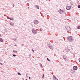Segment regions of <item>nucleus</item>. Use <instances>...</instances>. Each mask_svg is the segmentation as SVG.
I'll use <instances>...</instances> for the list:
<instances>
[{"instance_id": "obj_26", "label": "nucleus", "mask_w": 80, "mask_h": 80, "mask_svg": "<svg viewBox=\"0 0 80 80\" xmlns=\"http://www.w3.org/2000/svg\"><path fill=\"white\" fill-rule=\"evenodd\" d=\"M51 49L52 48V47H51Z\"/></svg>"}, {"instance_id": "obj_1", "label": "nucleus", "mask_w": 80, "mask_h": 80, "mask_svg": "<svg viewBox=\"0 0 80 80\" xmlns=\"http://www.w3.org/2000/svg\"><path fill=\"white\" fill-rule=\"evenodd\" d=\"M68 40L70 42H73V38L72 36H70L68 38Z\"/></svg>"}, {"instance_id": "obj_7", "label": "nucleus", "mask_w": 80, "mask_h": 80, "mask_svg": "<svg viewBox=\"0 0 80 80\" xmlns=\"http://www.w3.org/2000/svg\"><path fill=\"white\" fill-rule=\"evenodd\" d=\"M66 29H67V30H68V31H70V30H71V28H70V27L68 26L67 27Z\"/></svg>"}, {"instance_id": "obj_2", "label": "nucleus", "mask_w": 80, "mask_h": 80, "mask_svg": "<svg viewBox=\"0 0 80 80\" xmlns=\"http://www.w3.org/2000/svg\"><path fill=\"white\" fill-rule=\"evenodd\" d=\"M32 32L33 33H34V34H37V33H38L37 30L34 29H32Z\"/></svg>"}, {"instance_id": "obj_3", "label": "nucleus", "mask_w": 80, "mask_h": 80, "mask_svg": "<svg viewBox=\"0 0 80 80\" xmlns=\"http://www.w3.org/2000/svg\"><path fill=\"white\" fill-rule=\"evenodd\" d=\"M66 8L67 10H69L71 8V5H68L66 7Z\"/></svg>"}, {"instance_id": "obj_9", "label": "nucleus", "mask_w": 80, "mask_h": 80, "mask_svg": "<svg viewBox=\"0 0 80 80\" xmlns=\"http://www.w3.org/2000/svg\"><path fill=\"white\" fill-rule=\"evenodd\" d=\"M59 11L62 12H64V11H63V10H61L60 9L59 10Z\"/></svg>"}, {"instance_id": "obj_29", "label": "nucleus", "mask_w": 80, "mask_h": 80, "mask_svg": "<svg viewBox=\"0 0 80 80\" xmlns=\"http://www.w3.org/2000/svg\"><path fill=\"white\" fill-rule=\"evenodd\" d=\"M14 5H13V7H14Z\"/></svg>"}, {"instance_id": "obj_27", "label": "nucleus", "mask_w": 80, "mask_h": 80, "mask_svg": "<svg viewBox=\"0 0 80 80\" xmlns=\"http://www.w3.org/2000/svg\"><path fill=\"white\" fill-rule=\"evenodd\" d=\"M12 26H13V24H12Z\"/></svg>"}, {"instance_id": "obj_6", "label": "nucleus", "mask_w": 80, "mask_h": 80, "mask_svg": "<svg viewBox=\"0 0 80 80\" xmlns=\"http://www.w3.org/2000/svg\"><path fill=\"white\" fill-rule=\"evenodd\" d=\"M34 23L35 24L37 25V24H38V21L36 20L34 21Z\"/></svg>"}, {"instance_id": "obj_10", "label": "nucleus", "mask_w": 80, "mask_h": 80, "mask_svg": "<svg viewBox=\"0 0 80 80\" xmlns=\"http://www.w3.org/2000/svg\"><path fill=\"white\" fill-rule=\"evenodd\" d=\"M0 42H3V40H2V38H0Z\"/></svg>"}, {"instance_id": "obj_21", "label": "nucleus", "mask_w": 80, "mask_h": 80, "mask_svg": "<svg viewBox=\"0 0 80 80\" xmlns=\"http://www.w3.org/2000/svg\"><path fill=\"white\" fill-rule=\"evenodd\" d=\"M0 65H3V64H2V63H0Z\"/></svg>"}, {"instance_id": "obj_16", "label": "nucleus", "mask_w": 80, "mask_h": 80, "mask_svg": "<svg viewBox=\"0 0 80 80\" xmlns=\"http://www.w3.org/2000/svg\"><path fill=\"white\" fill-rule=\"evenodd\" d=\"M44 77V74H43L42 75V78H43Z\"/></svg>"}, {"instance_id": "obj_5", "label": "nucleus", "mask_w": 80, "mask_h": 80, "mask_svg": "<svg viewBox=\"0 0 80 80\" xmlns=\"http://www.w3.org/2000/svg\"><path fill=\"white\" fill-rule=\"evenodd\" d=\"M77 66H74L73 68V69L74 70H77Z\"/></svg>"}, {"instance_id": "obj_30", "label": "nucleus", "mask_w": 80, "mask_h": 80, "mask_svg": "<svg viewBox=\"0 0 80 80\" xmlns=\"http://www.w3.org/2000/svg\"><path fill=\"white\" fill-rule=\"evenodd\" d=\"M26 80H28L26 79Z\"/></svg>"}, {"instance_id": "obj_28", "label": "nucleus", "mask_w": 80, "mask_h": 80, "mask_svg": "<svg viewBox=\"0 0 80 80\" xmlns=\"http://www.w3.org/2000/svg\"><path fill=\"white\" fill-rule=\"evenodd\" d=\"M15 46H17V45H15Z\"/></svg>"}, {"instance_id": "obj_17", "label": "nucleus", "mask_w": 80, "mask_h": 80, "mask_svg": "<svg viewBox=\"0 0 80 80\" xmlns=\"http://www.w3.org/2000/svg\"><path fill=\"white\" fill-rule=\"evenodd\" d=\"M47 59L48 60V61H49V62H50V61L48 59V58H47Z\"/></svg>"}, {"instance_id": "obj_19", "label": "nucleus", "mask_w": 80, "mask_h": 80, "mask_svg": "<svg viewBox=\"0 0 80 80\" xmlns=\"http://www.w3.org/2000/svg\"><path fill=\"white\" fill-rule=\"evenodd\" d=\"M32 51L33 52V53H34V50H33V49H32Z\"/></svg>"}, {"instance_id": "obj_8", "label": "nucleus", "mask_w": 80, "mask_h": 80, "mask_svg": "<svg viewBox=\"0 0 80 80\" xmlns=\"http://www.w3.org/2000/svg\"><path fill=\"white\" fill-rule=\"evenodd\" d=\"M53 79L54 80H58V79L56 77H55L54 75L53 76Z\"/></svg>"}, {"instance_id": "obj_15", "label": "nucleus", "mask_w": 80, "mask_h": 80, "mask_svg": "<svg viewBox=\"0 0 80 80\" xmlns=\"http://www.w3.org/2000/svg\"><path fill=\"white\" fill-rule=\"evenodd\" d=\"M18 75H21V74H20V72H18Z\"/></svg>"}, {"instance_id": "obj_22", "label": "nucleus", "mask_w": 80, "mask_h": 80, "mask_svg": "<svg viewBox=\"0 0 80 80\" xmlns=\"http://www.w3.org/2000/svg\"><path fill=\"white\" fill-rule=\"evenodd\" d=\"M79 61L80 62V58H79Z\"/></svg>"}, {"instance_id": "obj_18", "label": "nucleus", "mask_w": 80, "mask_h": 80, "mask_svg": "<svg viewBox=\"0 0 80 80\" xmlns=\"http://www.w3.org/2000/svg\"><path fill=\"white\" fill-rule=\"evenodd\" d=\"M13 56L14 57H16V55H15L14 54H13Z\"/></svg>"}, {"instance_id": "obj_13", "label": "nucleus", "mask_w": 80, "mask_h": 80, "mask_svg": "<svg viewBox=\"0 0 80 80\" xmlns=\"http://www.w3.org/2000/svg\"><path fill=\"white\" fill-rule=\"evenodd\" d=\"M42 30H43L42 29V28H40V32H42Z\"/></svg>"}, {"instance_id": "obj_25", "label": "nucleus", "mask_w": 80, "mask_h": 80, "mask_svg": "<svg viewBox=\"0 0 80 80\" xmlns=\"http://www.w3.org/2000/svg\"><path fill=\"white\" fill-rule=\"evenodd\" d=\"M1 37V34H0V37Z\"/></svg>"}, {"instance_id": "obj_14", "label": "nucleus", "mask_w": 80, "mask_h": 80, "mask_svg": "<svg viewBox=\"0 0 80 80\" xmlns=\"http://www.w3.org/2000/svg\"><path fill=\"white\" fill-rule=\"evenodd\" d=\"M78 8H80V5H79L78 6Z\"/></svg>"}, {"instance_id": "obj_12", "label": "nucleus", "mask_w": 80, "mask_h": 80, "mask_svg": "<svg viewBox=\"0 0 80 80\" xmlns=\"http://www.w3.org/2000/svg\"><path fill=\"white\" fill-rule=\"evenodd\" d=\"M13 52H14V53H17V51H14V50H13Z\"/></svg>"}, {"instance_id": "obj_20", "label": "nucleus", "mask_w": 80, "mask_h": 80, "mask_svg": "<svg viewBox=\"0 0 80 80\" xmlns=\"http://www.w3.org/2000/svg\"><path fill=\"white\" fill-rule=\"evenodd\" d=\"M9 18L10 20H12V19H11V18Z\"/></svg>"}, {"instance_id": "obj_24", "label": "nucleus", "mask_w": 80, "mask_h": 80, "mask_svg": "<svg viewBox=\"0 0 80 80\" xmlns=\"http://www.w3.org/2000/svg\"><path fill=\"white\" fill-rule=\"evenodd\" d=\"M29 79H30V78H30V77H29Z\"/></svg>"}, {"instance_id": "obj_11", "label": "nucleus", "mask_w": 80, "mask_h": 80, "mask_svg": "<svg viewBox=\"0 0 80 80\" xmlns=\"http://www.w3.org/2000/svg\"><path fill=\"white\" fill-rule=\"evenodd\" d=\"M77 29H80V25L78 26Z\"/></svg>"}, {"instance_id": "obj_23", "label": "nucleus", "mask_w": 80, "mask_h": 80, "mask_svg": "<svg viewBox=\"0 0 80 80\" xmlns=\"http://www.w3.org/2000/svg\"><path fill=\"white\" fill-rule=\"evenodd\" d=\"M37 9H39V7H38Z\"/></svg>"}, {"instance_id": "obj_4", "label": "nucleus", "mask_w": 80, "mask_h": 80, "mask_svg": "<svg viewBox=\"0 0 80 80\" xmlns=\"http://www.w3.org/2000/svg\"><path fill=\"white\" fill-rule=\"evenodd\" d=\"M63 58L65 61H67L68 60V58H67V57L66 56H64L63 57Z\"/></svg>"}]
</instances>
